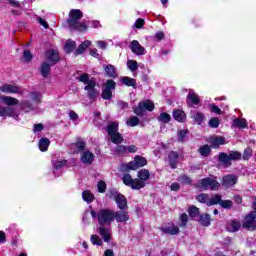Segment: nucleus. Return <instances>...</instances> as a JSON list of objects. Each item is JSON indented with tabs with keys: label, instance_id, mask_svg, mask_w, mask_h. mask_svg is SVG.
Segmentation results:
<instances>
[{
	"label": "nucleus",
	"instance_id": "0eeeda50",
	"mask_svg": "<svg viewBox=\"0 0 256 256\" xmlns=\"http://www.w3.org/2000/svg\"><path fill=\"white\" fill-rule=\"evenodd\" d=\"M197 187L198 189H201V191H218L221 184H219L217 180L207 177L198 181Z\"/></svg>",
	"mask_w": 256,
	"mask_h": 256
},
{
	"label": "nucleus",
	"instance_id": "5701e85b",
	"mask_svg": "<svg viewBox=\"0 0 256 256\" xmlns=\"http://www.w3.org/2000/svg\"><path fill=\"white\" fill-rule=\"evenodd\" d=\"M187 104L188 105H199V95L193 90H189L187 95Z\"/></svg>",
	"mask_w": 256,
	"mask_h": 256
},
{
	"label": "nucleus",
	"instance_id": "c9c22d12",
	"mask_svg": "<svg viewBox=\"0 0 256 256\" xmlns=\"http://www.w3.org/2000/svg\"><path fill=\"white\" fill-rule=\"evenodd\" d=\"M139 123H140V120H139V117H137V116H131L126 121V125L128 127H137V125H139Z\"/></svg>",
	"mask_w": 256,
	"mask_h": 256
},
{
	"label": "nucleus",
	"instance_id": "603ef678",
	"mask_svg": "<svg viewBox=\"0 0 256 256\" xmlns=\"http://www.w3.org/2000/svg\"><path fill=\"white\" fill-rule=\"evenodd\" d=\"M219 118L217 117H214V118H211L208 125L209 127H211L212 129H217V127H219Z\"/></svg>",
	"mask_w": 256,
	"mask_h": 256
},
{
	"label": "nucleus",
	"instance_id": "37998d69",
	"mask_svg": "<svg viewBox=\"0 0 256 256\" xmlns=\"http://www.w3.org/2000/svg\"><path fill=\"white\" fill-rule=\"evenodd\" d=\"M90 241L93 245H99V246L103 245V240L101 239V237L95 234L91 235Z\"/></svg>",
	"mask_w": 256,
	"mask_h": 256
},
{
	"label": "nucleus",
	"instance_id": "393cba45",
	"mask_svg": "<svg viewBox=\"0 0 256 256\" xmlns=\"http://www.w3.org/2000/svg\"><path fill=\"white\" fill-rule=\"evenodd\" d=\"M81 161L86 165H91V163L95 161V155H93V153L90 151H85L81 156Z\"/></svg>",
	"mask_w": 256,
	"mask_h": 256
},
{
	"label": "nucleus",
	"instance_id": "3c124183",
	"mask_svg": "<svg viewBox=\"0 0 256 256\" xmlns=\"http://www.w3.org/2000/svg\"><path fill=\"white\" fill-rule=\"evenodd\" d=\"M220 207H222V209H231V207H233V201L221 200Z\"/></svg>",
	"mask_w": 256,
	"mask_h": 256
},
{
	"label": "nucleus",
	"instance_id": "39448f33",
	"mask_svg": "<svg viewBox=\"0 0 256 256\" xmlns=\"http://www.w3.org/2000/svg\"><path fill=\"white\" fill-rule=\"evenodd\" d=\"M106 133H108V136L114 145H121V143L125 141L123 135L119 133V122H110L106 127Z\"/></svg>",
	"mask_w": 256,
	"mask_h": 256
},
{
	"label": "nucleus",
	"instance_id": "4be33fe9",
	"mask_svg": "<svg viewBox=\"0 0 256 256\" xmlns=\"http://www.w3.org/2000/svg\"><path fill=\"white\" fill-rule=\"evenodd\" d=\"M161 231L166 235H179V227L175 224H172L171 226H164L161 228Z\"/></svg>",
	"mask_w": 256,
	"mask_h": 256
},
{
	"label": "nucleus",
	"instance_id": "20e7f679",
	"mask_svg": "<svg viewBox=\"0 0 256 256\" xmlns=\"http://www.w3.org/2000/svg\"><path fill=\"white\" fill-rule=\"evenodd\" d=\"M90 215L92 219H98V223L101 226H109L115 221V211L111 209H100L98 212L91 210Z\"/></svg>",
	"mask_w": 256,
	"mask_h": 256
},
{
	"label": "nucleus",
	"instance_id": "6e6552de",
	"mask_svg": "<svg viewBox=\"0 0 256 256\" xmlns=\"http://www.w3.org/2000/svg\"><path fill=\"white\" fill-rule=\"evenodd\" d=\"M153 109H155V104L150 100H145L139 102L138 106L133 108V111L138 117H143L145 115V111H153Z\"/></svg>",
	"mask_w": 256,
	"mask_h": 256
},
{
	"label": "nucleus",
	"instance_id": "a18cd8bd",
	"mask_svg": "<svg viewBox=\"0 0 256 256\" xmlns=\"http://www.w3.org/2000/svg\"><path fill=\"white\" fill-rule=\"evenodd\" d=\"M85 145H86L85 140H83L82 138H78L76 140L75 147L79 151H85Z\"/></svg>",
	"mask_w": 256,
	"mask_h": 256
},
{
	"label": "nucleus",
	"instance_id": "9d476101",
	"mask_svg": "<svg viewBox=\"0 0 256 256\" xmlns=\"http://www.w3.org/2000/svg\"><path fill=\"white\" fill-rule=\"evenodd\" d=\"M145 165H147V159L142 156H135L134 161L127 164V169L130 171H137L139 167H145Z\"/></svg>",
	"mask_w": 256,
	"mask_h": 256
},
{
	"label": "nucleus",
	"instance_id": "69168bd1",
	"mask_svg": "<svg viewBox=\"0 0 256 256\" xmlns=\"http://www.w3.org/2000/svg\"><path fill=\"white\" fill-rule=\"evenodd\" d=\"M127 153H137L139 148L135 145L126 146Z\"/></svg>",
	"mask_w": 256,
	"mask_h": 256
},
{
	"label": "nucleus",
	"instance_id": "a19ab883",
	"mask_svg": "<svg viewBox=\"0 0 256 256\" xmlns=\"http://www.w3.org/2000/svg\"><path fill=\"white\" fill-rule=\"evenodd\" d=\"M199 153L203 157H209V155H211V148L209 147V145H204L199 148Z\"/></svg>",
	"mask_w": 256,
	"mask_h": 256
},
{
	"label": "nucleus",
	"instance_id": "9b49d317",
	"mask_svg": "<svg viewBox=\"0 0 256 256\" xmlns=\"http://www.w3.org/2000/svg\"><path fill=\"white\" fill-rule=\"evenodd\" d=\"M0 117H12L19 121V113L15 112V108L11 106H0Z\"/></svg>",
	"mask_w": 256,
	"mask_h": 256
},
{
	"label": "nucleus",
	"instance_id": "4d7b16f0",
	"mask_svg": "<svg viewBox=\"0 0 256 256\" xmlns=\"http://www.w3.org/2000/svg\"><path fill=\"white\" fill-rule=\"evenodd\" d=\"M97 187L99 193H105V191H107V184L103 180L98 182Z\"/></svg>",
	"mask_w": 256,
	"mask_h": 256
},
{
	"label": "nucleus",
	"instance_id": "2eb2a0df",
	"mask_svg": "<svg viewBox=\"0 0 256 256\" xmlns=\"http://www.w3.org/2000/svg\"><path fill=\"white\" fill-rule=\"evenodd\" d=\"M114 219H116L117 223H127L129 221V213L127 211H114Z\"/></svg>",
	"mask_w": 256,
	"mask_h": 256
},
{
	"label": "nucleus",
	"instance_id": "e2e57ef3",
	"mask_svg": "<svg viewBox=\"0 0 256 256\" xmlns=\"http://www.w3.org/2000/svg\"><path fill=\"white\" fill-rule=\"evenodd\" d=\"M210 111L212 113H216V115H221V108H219L217 105L215 104H211L210 105Z\"/></svg>",
	"mask_w": 256,
	"mask_h": 256
},
{
	"label": "nucleus",
	"instance_id": "4468645a",
	"mask_svg": "<svg viewBox=\"0 0 256 256\" xmlns=\"http://www.w3.org/2000/svg\"><path fill=\"white\" fill-rule=\"evenodd\" d=\"M168 163L171 169H177V165L179 164V153L176 151H171L168 154Z\"/></svg>",
	"mask_w": 256,
	"mask_h": 256
},
{
	"label": "nucleus",
	"instance_id": "f704fd0d",
	"mask_svg": "<svg viewBox=\"0 0 256 256\" xmlns=\"http://www.w3.org/2000/svg\"><path fill=\"white\" fill-rule=\"evenodd\" d=\"M157 121H159V123L167 124V123H169V121H171V115H169V113H167V112H162L157 117Z\"/></svg>",
	"mask_w": 256,
	"mask_h": 256
},
{
	"label": "nucleus",
	"instance_id": "423d86ee",
	"mask_svg": "<svg viewBox=\"0 0 256 256\" xmlns=\"http://www.w3.org/2000/svg\"><path fill=\"white\" fill-rule=\"evenodd\" d=\"M242 155L239 151H232L229 154L225 152H221L218 156V161L223 165V167H231L232 161H239L241 159Z\"/></svg>",
	"mask_w": 256,
	"mask_h": 256
},
{
	"label": "nucleus",
	"instance_id": "49530a36",
	"mask_svg": "<svg viewBox=\"0 0 256 256\" xmlns=\"http://www.w3.org/2000/svg\"><path fill=\"white\" fill-rule=\"evenodd\" d=\"M197 201L199 203H206V205H209V196L207 194H199L197 197H196Z\"/></svg>",
	"mask_w": 256,
	"mask_h": 256
},
{
	"label": "nucleus",
	"instance_id": "052dcab7",
	"mask_svg": "<svg viewBox=\"0 0 256 256\" xmlns=\"http://www.w3.org/2000/svg\"><path fill=\"white\" fill-rule=\"evenodd\" d=\"M179 181L185 185H191V178L187 175L180 176Z\"/></svg>",
	"mask_w": 256,
	"mask_h": 256
},
{
	"label": "nucleus",
	"instance_id": "7c9ffc66",
	"mask_svg": "<svg viewBox=\"0 0 256 256\" xmlns=\"http://www.w3.org/2000/svg\"><path fill=\"white\" fill-rule=\"evenodd\" d=\"M198 222L204 227H209L211 225V217L209 214H202L200 215Z\"/></svg>",
	"mask_w": 256,
	"mask_h": 256
},
{
	"label": "nucleus",
	"instance_id": "864d4df0",
	"mask_svg": "<svg viewBox=\"0 0 256 256\" xmlns=\"http://www.w3.org/2000/svg\"><path fill=\"white\" fill-rule=\"evenodd\" d=\"M30 97L35 103H41V99L43 96L37 92H32L30 93Z\"/></svg>",
	"mask_w": 256,
	"mask_h": 256
},
{
	"label": "nucleus",
	"instance_id": "b1692460",
	"mask_svg": "<svg viewBox=\"0 0 256 256\" xmlns=\"http://www.w3.org/2000/svg\"><path fill=\"white\" fill-rule=\"evenodd\" d=\"M0 99L2 103H4V105H7V107H13V105H19V100L11 96H1Z\"/></svg>",
	"mask_w": 256,
	"mask_h": 256
},
{
	"label": "nucleus",
	"instance_id": "8fccbe9b",
	"mask_svg": "<svg viewBox=\"0 0 256 256\" xmlns=\"http://www.w3.org/2000/svg\"><path fill=\"white\" fill-rule=\"evenodd\" d=\"M114 153H117V155H125L127 153V146L119 145L114 149Z\"/></svg>",
	"mask_w": 256,
	"mask_h": 256
},
{
	"label": "nucleus",
	"instance_id": "0e129e2a",
	"mask_svg": "<svg viewBox=\"0 0 256 256\" xmlns=\"http://www.w3.org/2000/svg\"><path fill=\"white\" fill-rule=\"evenodd\" d=\"M23 57H24L25 61H27V63H29V61H31V59H33V55L31 54V51H29V50L24 51Z\"/></svg>",
	"mask_w": 256,
	"mask_h": 256
},
{
	"label": "nucleus",
	"instance_id": "79ce46f5",
	"mask_svg": "<svg viewBox=\"0 0 256 256\" xmlns=\"http://www.w3.org/2000/svg\"><path fill=\"white\" fill-rule=\"evenodd\" d=\"M188 213L192 219H195V217H199V208L196 206H190L188 209Z\"/></svg>",
	"mask_w": 256,
	"mask_h": 256
},
{
	"label": "nucleus",
	"instance_id": "bb28decb",
	"mask_svg": "<svg viewBox=\"0 0 256 256\" xmlns=\"http://www.w3.org/2000/svg\"><path fill=\"white\" fill-rule=\"evenodd\" d=\"M115 202L117 204L118 209H121V211H125V209H127V198H125L123 194L117 196Z\"/></svg>",
	"mask_w": 256,
	"mask_h": 256
},
{
	"label": "nucleus",
	"instance_id": "72a5a7b5",
	"mask_svg": "<svg viewBox=\"0 0 256 256\" xmlns=\"http://www.w3.org/2000/svg\"><path fill=\"white\" fill-rule=\"evenodd\" d=\"M120 81L121 83H123V85H126L127 87H135V85H137L135 79L129 78L127 76L120 78Z\"/></svg>",
	"mask_w": 256,
	"mask_h": 256
},
{
	"label": "nucleus",
	"instance_id": "680f3d73",
	"mask_svg": "<svg viewBox=\"0 0 256 256\" xmlns=\"http://www.w3.org/2000/svg\"><path fill=\"white\" fill-rule=\"evenodd\" d=\"M121 196V194H119V192H117V190H110L108 193V197L109 199H114V201L117 200V197Z\"/></svg>",
	"mask_w": 256,
	"mask_h": 256
},
{
	"label": "nucleus",
	"instance_id": "c85d7f7f",
	"mask_svg": "<svg viewBox=\"0 0 256 256\" xmlns=\"http://www.w3.org/2000/svg\"><path fill=\"white\" fill-rule=\"evenodd\" d=\"M191 119H193L194 123H197V125H201L203 119H205V115L201 112H192Z\"/></svg>",
	"mask_w": 256,
	"mask_h": 256
},
{
	"label": "nucleus",
	"instance_id": "c756f323",
	"mask_svg": "<svg viewBox=\"0 0 256 256\" xmlns=\"http://www.w3.org/2000/svg\"><path fill=\"white\" fill-rule=\"evenodd\" d=\"M91 46V41L85 40L82 44L79 45L78 49L75 51V55H81Z\"/></svg>",
	"mask_w": 256,
	"mask_h": 256
},
{
	"label": "nucleus",
	"instance_id": "de8ad7c7",
	"mask_svg": "<svg viewBox=\"0 0 256 256\" xmlns=\"http://www.w3.org/2000/svg\"><path fill=\"white\" fill-rule=\"evenodd\" d=\"M113 97V92L109 89L104 88L102 90V99L109 101Z\"/></svg>",
	"mask_w": 256,
	"mask_h": 256
},
{
	"label": "nucleus",
	"instance_id": "e433bc0d",
	"mask_svg": "<svg viewBox=\"0 0 256 256\" xmlns=\"http://www.w3.org/2000/svg\"><path fill=\"white\" fill-rule=\"evenodd\" d=\"M51 144V141L47 138H42L39 141V149L40 151H47L49 149V145Z\"/></svg>",
	"mask_w": 256,
	"mask_h": 256
},
{
	"label": "nucleus",
	"instance_id": "ea45409f",
	"mask_svg": "<svg viewBox=\"0 0 256 256\" xmlns=\"http://www.w3.org/2000/svg\"><path fill=\"white\" fill-rule=\"evenodd\" d=\"M221 201V195L216 194L210 198L208 207H211V205H221Z\"/></svg>",
	"mask_w": 256,
	"mask_h": 256
},
{
	"label": "nucleus",
	"instance_id": "2f4dec72",
	"mask_svg": "<svg viewBox=\"0 0 256 256\" xmlns=\"http://www.w3.org/2000/svg\"><path fill=\"white\" fill-rule=\"evenodd\" d=\"M173 117H174L175 121H178L179 123H183V121H185V119H186L185 112L182 110H175L173 112Z\"/></svg>",
	"mask_w": 256,
	"mask_h": 256
},
{
	"label": "nucleus",
	"instance_id": "6e6d98bb",
	"mask_svg": "<svg viewBox=\"0 0 256 256\" xmlns=\"http://www.w3.org/2000/svg\"><path fill=\"white\" fill-rule=\"evenodd\" d=\"M187 133H189V131L187 130H180L178 131V141L179 143H183V141H185V137H187Z\"/></svg>",
	"mask_w": 256,
	"mask_h": 256
},
{
	"label": "nucleus",
	"instance_id": "5fc2aeb1",
	"mask_svg": "<svg viewBox=\"0 0 256 256\" xmlns=\"http://www.w3.org/2000/svg\"><path fill=\"white\" fill-rule=\"evenodd\" d=\"M251 155H253V150L251 148H246L243 152L242 159H244V161H247L251 159Z\"/></svg>",
	"mask_w": 256,
	"mask_h": 256
},
{
	"label": "nucleus",
	"instance_id": "09e8293b",
	"mask_svg": "<svg viewBox=\"0 0 256 256\" xmlns=\"http://www.w3.org/2000/svg\"><path fill=\"white\" fill-rule=\"evenodd\" d=\"M115 87H117V83H115L112 79H109L106 81L104 89H108V91H113L115 90Z\"/></svg>",
	"mask_w": 256,
	"mask_h": 256
},
{
	"label": "nucleus",
	"instance_id": "774afa93",
	"mask_svg": "<svg viewBox=\"0 0 256 256\" xmlns=\"http://www.w3.org/2000/svg\"><path fill=\"white\" fill-rule=\"evenodd\" d=\"M143 25H145V20L138 18L134 24V27H136V29H141Z\"/></svg>",
	"mask_w": 256,
	"mask_h": 256
},
{
	"label": "nucleus",
	"instance_id": "f03ea898",
	"mask_svg": "<svg viewBox=\"0 0 256 256\" xmlns=\"http://www.w3.org/2000/svg\"><path fill=\"white\" fill-rule=\"evenodd\" d=\"M83 19V12L79 9H72L69 12L67 25L72 31H87V25L79 20Z\"/></svg>",
	"mask_w": 256,
	"mask_h": 256
},
{
	"label": "nucleus",
	"instance_id": "1a4fd4ad",
	"mask_svg": "<svg viewBox=\"0 0 256 256\" xmlns=\"http://www.w3.org/2000/svg\"><path fill=\"white\" fill-rule=\"evenodd\" d=\"M256 211H251L244 218L242 227L248 229V231H255L256 229Z\"/></svg>",
	"mask_w": 256,
	"mask_h": 256
},
{
	"label": "nucleus",
	"instance_id": "cd10ccee",
	"mask_svg": "<svg viewBox=\"0 0 256 256\" xmlns=\"http://www.w3.org/2000/svg\"><path fill=\"white\" fill-rule=\"evenodd\" d=\"M51 67H53V65L47 63V62H43L40 68V73L42 75V77H48L49 73H51Z\"/></svg>",
	"mask_w": 256,
	"mask_h": 256
},
{
	"label": "nucleus",
	"instance_id": "c03bdc74",
	"mask_svg": "<svg viewBox=\"0 0 256 256\" xmlns=\"http://www.w3.org/2000/svg\"><path fill=\"white\" fill-rule=\"evenodd\" d=\"M127 67H128V69H130L133 72V71H137V69H139V64L135 60H128Z\"/></svg>",
	"mask_w": 256,
	"mask_h": 256
},
{
	"label": "nucleus",
	"instance_id": "dca6fc26",
	"mask_svg": "<svg viewBox=\"0 0 256 256\" xmlns=\"http://www.w3.org/2000/svg\"><path fill=\"white\" fill-rule=\"evenodd\" d=\"M0 91H2V93H23V91H21V88H19V86H15L11 84H4L0 86Z\"/></svg>",
	"mask_w": 256,
	"mask_h": 256
},
{
	"label": "nucleus",
	"instance_id": "f3484780",
	"mask_svg": "<svg viewBox=\"0 0 256 256\" xmlns=\"http://www.w3.org/2000/svg\"><path fill=\"white\" fill-rule=\"evenodd\" d=\"M226 229L229 233H237L241 229V221L230 220L226 225Z\"/></svg>",
	"mask_w": 256,
	"mask_h": 256
},
{
	"label": "nucleus",
	"instance_id": "338daca9",
	"mask_svg": "<svg viewBox=\"0 0 256 256\" xmlns=\"http://www.w3.org/2000/svg\"><path fill=\"white\" fill-rule=\"evenodd\" d=\"M154 39L156 41H163V39H165V33L159 31L154 35Z\"/></svg>",
	"mask_w": 256,
	"mask_h": 256
},
{
	"label": "nucleus",
	"instance_id": "f8f14e48",
	"mask_svg": "<svg viewBox=\"0 0 256 256\" xmlns=\"http://www.w3.org/2000/svg\"><path fill=\"white\" fill-rule=\"evenodd\" d=\"M45 57L51 65H57V63H59V51L57 50H47L45 53Z\"/></svg>",
	"mask_w": 256,
	"mask_h": 256
},
{
	"label": "nucleus",
	"instance_id": "bf43d9fd",
	"mask_svg": "<svg viewBox=\"0 0 256 256\" xmlns=\"http://www.w3.org/2000/svg\"><path fill=\"white\" fill-rule=\"evenodd\" d=\"M180 221V227H185L187 225V222L189 221V217L185 213H183L180 215Z\"/></svg>",
	"mask_w": 256,
	"mask_h": 256
},
{
	"label": "nucleus",
	"instance_id": "412c9836",
	"mask_svg": "<svg viewBox=\"0 0 256 256\" xmlns=\"http://www.w3.org/2000/svg\"><path fill=\"white\" fill-rule=\"evenodd\" d=\"M103 69L105 73L108 75V77H111L112 79H116L117 77V68L113 66V64H104Z\"/></svg>",
	"mask_w": 256,
	"mask_h": 256
},
{
	"label": "nucleus",
	"instance_id": "473e14b6",
	"mask_svg": "<svg viewBox=\"0 0 256 256\" xmlns=\"http://www.w3.org/2000/svg\"><path fill=\"white\" fill-rule=\"evenodd\" d=\"M76 47H77V44L75 43V41L68 40L64 45V51L65 53H73Z\"/></svg>",
	"mask_w": 256,
	"mask_h": 256
},
{
	"label": "nucleus",
	"instance_id": "58836bf2",
	"mask_svg": "<svg viewBox=\"0 0 256 256\" xmlns=\"http://www.w3.org/2000/svg\"><path fill=\"white\" fill-rule=\"evenodd\" d=\"M22 110L25 111V113H31V111H34L35 108H33V104L29 101H23L21 103Z\"/></svg>",
	"mask_w": 256,
	"mask_h": 256
},
{
	"label": "nucleus",
	"instance_id": "4c0bfd02",
	"mask_svg": "<svg viewBox=\"0 0 256 256\" xmlns=\"http://www.w3.org/2000/svg\"><path fill=\"white\" fill-rule=\"evenodd\" d=\"M82 198L86 203H93L95 196L89 190H85L82 193Z\"/></svg>",
	"mask_w": 256,
	"mask_h": 256
},
{
	"label": "nucleus",
	"instance_id": "a878e982",
	"mask_svg": "<svg viewBox=\"0 0 256 256\" xmlns=\"http://www.w3.org/2000/svg\"><path fill=\"white\" fill-rule=\"evenodd\" d=\"M249 124L245 118H235L232 123V127H237L238 129H247Z\"/></svg>",
	"mask_w": 256,
	"mask_h": 256
},
{
	"label": "nucleus",
	"instance_id": "ddd939ff",
	"mask_svg": "<svg viewBox=\"0 0 256 256\" xmlns=\"http://www.w3.org/2000/svg\"><path fill=\"white\" fill-rule=\"evenodd\" d=\"M130 50L132 51V53H134V55H145V53H147L145 47L141 46V44L137 40H133L130 43Z\"/></svg>",
	"mask_w": 256,
	"mask_h": 256
},
{
	"label": "nucleus",
	"instance_id": "aec40b11",
	"mask_svg": "<svg viewBox=\"0 0 256 256\" xmlns=\"http://www.w3.org/2000/svg\"><path fill=\"white\" fill-rule=\"evenodd\" d=\"M209 143L213 149H218L220 145H225V138L223 136L210 137Z\"/></svg>",
	"mask_w": 256,
	"mask_h": 256
},
{
	"label": "nucleus",
	"instance_id": "f257e3e1",
	"mask_svg": "<svg viewBox=\"0 0 256 256\" xmlns=\"http://www.w3.org/2000/svg\"><path fill=\"white\" fill-rule=\"evenodd\" d=\"M138 178L133 179L131 174H124L122 177V181L126 187H130L133 190L139 191L143 189L145 185H147V181L151 178V173L147 169H141L137 174Z\"/></svg>",
	"mask_w": 256,
	"mask_h": 256
},
{
	"label": "nucleus",
	"instance_id": "a211bd4d",
	"mask_svg": "<svg viewBox=\"0 0 256 256\" xmlns=\"http://www.w3.org/2000/svg\"><path fill=\"white\" fill-rule=\"evenodd\" d=\"M237 184V176L233 174H229L223 177L222 185L223 187H233V185Z\"/></svg>",
	"mask_w": 256,
	"mask_h": 256
},
{
	"label": "nucleus",
	"instance_id": "6ab92c4d",
	"mask_svg": "<svg viewBox=\"0 0 256 256\" xmlns=\"http://www.w3.org/2000/svg\"><path fill=\"white\" fill-rule=\"evenodd\" d=\"M98 233L105 243L111 241V229L101 226L98 228Z\"/></svg>",
	"mask_w": 256,
	"mask_h": 256
},
{
	"label": "nucleus",
	"instance_id": "13d9d810",
	"mask_svg": "<svg viewBox=\"0 0 256 256\" xmlns=\"http://www.w3.org/2000/svg\"><path fill=\"white\" fill-rule=\"evenodd\" d=\"M66 164H67V160H59L53 164V167L57 171L61 169V167H65Z\"/></svg>",
	"mask_w": 256,
	"mask_h": 256
},
{
	"label": "nucleus",
	"instance_id": "7ed1b4c3",
	"mask_svg": "<svg viewBox=\"0 0 256 256\" xmlns=\"http://www.w3.org/2000/svg\"><path fill=\"white\" fill-rule=\"evenodd\" d=\"M78 81H80V83H84V85H86L84 87V91H87V95L89 99H97V97H99L100 92L99 90H97V81L95 80V78H91L89 79V74L84 73L82 75H80V77L78 78Z\"/></svg>",
	"mask_w": 256,
	"mask_h": 256
}]
</instances>
